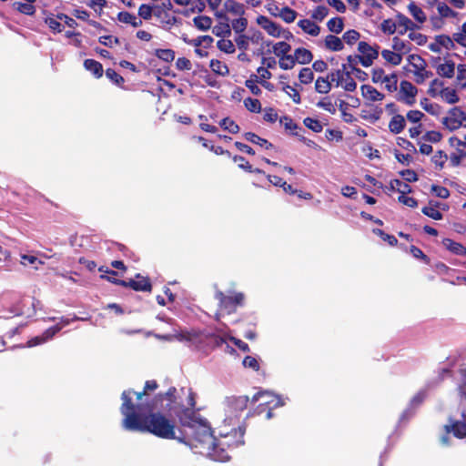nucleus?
<instances>
[{
	"mask_svg": "<svg viewBox=\"0 0 466 466\" xmlns=\"http://www.w3.org/2000/svg\"><path fill=\"white\" fill-rule=\"evenodd\" d=\"M257 24L260 25L269 35L273 37L281 36V25L270 20L268 17L265 15H258L257 17Z\"/></svg>",
	"mask_w": 466,
	"mask_h": 466,
	"instance_id": "4468645a",
	"label": "nucleus"
},
{
	"mask_svg": "<svg viewBox=\"0 0 466 466\" xmlns=\"http://www.w3.org/2000/svg\"><path fill=\"white\" fill-rule=\"evenodd\" d=\"M299 82L303 85L310 84L314 79V73L309 67H303L299 73Z\"/></svg>",
	"mask_w": 466,
	"mask_h": 466,
	"instance_id": "864d4df0",
	"label": "nucleus"
},
{
	"mask_svg": "<svg viewBox=\"0 0 466 466\" xmlns=\"http://www.w3.org/2000/svg\"><path fill=\"white\" fill-rule=\"evenodd\" d=\"M13 7L19 13L26 15H34L35 13V7L29 3L15 2Z\"/></svg>",
	"mask_w": 466,
	"mask_h": 466,
	"instance_id": "a18cd8bd",
	"label": "nucleus"
},
{
	"mask_svg": "<svg viewBox=\"0 0 466 466\" xmlns=\"http://www.w3.org/2000/svg\"><path fill=\"white\" fill-rule=\"evenodd\" d=\"M248 26V19L245 17H239L232 21V29L237 34H242Z\"/></svg>",
	"mask_w": 466,
	"mask_h": 466,
	"instance_id": "774afa93",
	"label": "nucleus"
},
{
	"mask_svg": "<svg viewBox=\"0 0 466 466\" xmlns=\"http://www.w3.org/2000/svg\"><path fill=\"white\" fill-rule=\"evenodd\" d=\"M59 19L54 16H48L46 18L45 22L48 25V27L53 31V33H61L64 29L62 24L58 21Z\"/></svg>",
	"mask_w": 466,
	"mask_h": 466,
	"instance_id": "0e129e2a",
	"label": "nucleus"
},
{
	"mask_svg": "<svg viewBox=\"0 0 466 466\" xmlns=\"http://www.w3.org/2000/svg\"><path fill=\"white\" fill-rule=\"evenodd\" d=\"M439 96L448 104H455L460 100L456 90L451 87H444Z\"/></svg>",
	"mask_w": 466,
	"mask_h": 466,
	"instance_id": "f704fd0d",
	"label": "nucleus"
},
{
	"mask_svg": "<svg viewBox=\"0 0 466 466\" xmlns=\"http://www.w3.org/2000/svg\"><path fill=\"white\" fill-rule=\"evenodd\" d=\"M331 89L329 77L319 76L315 82V90L319 94H328Z\"/></svg>",
	"mask_w": 466,
	"mask_h": 466,
	"instance_id": "58836bf2",
	"label": "nucleus"
},
{
	"mask_svg": "<svg viewBox=\"0 0 466 466\" xmlns=\"http://www.w3.org/2000/svg\"><path fill=\"white\" fill-rule=\"evenodd\" d=\"M177 393V389L175 387H170L166 393L157 394L150 403L155 404L157 407L158 402H162L164 399H166L167 402L165 408L169 412H172L176 409H178L182 404L180 401H178Z\"/></svg>",
	"mask_w": 466,
	"mask_h": 466,
	"instance_id": "1a4fd4ad",
	"label": "nucleus"
},
{
	"mask_svg": "<svg viewBox=\"0 0 466 466\" xmlns=\"http://www.w3.org/2000/svg\"><path fill=\"white\" fill-rule=\"evenodd\" d=\"M206 330L191 329L188 331H183L180 334L181 339L189 342L197 350L207 352L208 341H207Z\"/></svg>",
	"mask_w": 466,
	"mask_h": 466,
	"instance_id": "0eeeda50",
	"label": "nucleus"
},
{
	"mask_svg": "<svg viewBox=\"0 0 466 466\" xmlns=\"http://www.w3.org/2000/svg\"><path fill=\"white\" fill-rule=\"evenodd\" d=\"M449 116L443 117L442 124L451 131L460 128L463 121H466V113L459 106L449 110Z\"/></svg>",
	"mask_w": 466,
	"mask_h": 466,
	"instance_id": "9d476101",
	"label": "nucleus"
},
{
	"mask_svg": "<svg viewBox=\"0 0 466 466\" xmlns=\"http://www.w3.org/2000/svg\"><path fill=\"white\" fill-rule=\"evenodd\" d=\"M381 56L389 64L392 66H399L402 61L401 55L396 51L384 49L381 51Z\"/></svg>",
	"mask_w": 466,
	"mask_h": 466,
	"instance_id": "e433bc0d",
	"label": "nucleus"
},
{
	"mask_svg": "<svg viewBox=\"0 0 466 466\" xmlns=\"http://www.w3.org/2000/svg\"><path fill=\"white\" fill-rule=\"evenodd\" d=\"M325 46L331 51H340L344 48L342 40L333 35H328L325 37Z\"/></svg>",
	"mask_w": 466,
	"mask_h": 466,
	"instance_id": "7c9ffc66",
	"label": "nucleus"
},
{
	"mask_svg": "<svg viewBox=\"0 0 466 466\" xmlns=\"http://www.w3.org/2000/svg\"><path fill=\"white\" fill-rule=\"evenodd\" d=\"M180 441L187 443L192 448L198 449V452L213 460V453L216 451L217 437L213 436L211 427L206 420L200 421L195 427L187 431Z\"/></svg>",
	"mask_w": 466,
	"mask_h": 466,
	"instance_id": "f03ea898",
	"label": "nucleus"
},
{
	"mask_svg": "<svg viewBox=\"0 0 466 466\" xmlns=\"http://www.w3.org/2000/svg\"><path fill=\"white\" fill-rule=\"evenodd\" d=\"M171 413H174L177 417L180 424L183 427L187 428V431L203 420L196 413L195 409L185 407L183 404H181L178 409H176Z\"/></svg>",
	"mask_w": 466,
	"mask_h": 466,
	"instance_id": "423d86ee",
	"label": "nucleus"
},
{
	"mask_svg": "<svg viewBox=\"0 0 466 466\" xmlns=\"http://www.w3.org/2000/svg\"><path fill=\"white\" fill-rule=\"evenodd\" d=\"M437 74L441 77L452 78L455 73V63L451 60H446L436 66Z\"/></svg>",
	"mask_w": 466,
	"mask_h": 466,
	"instance_id": "aec40b11",
	"label": "nucleus"
},
{
	"mask_svg": "<svg viewBox=\"0 0 466 466\" xmlns=\"http://www.w3.org/2000/svg\"><path fill=\"white\" fill-rule=\"evenodd\" d=\"M175 55H176L175 51L170 48H167V49L158 48V49L155 50V56L158 59H160L164 62H167V63L172 62L175 59Z\"/></svg>",
	"mask_w": 466,
	"mask_h": 466,
	"instance_id": "37998d69",
	"label": "nucleus"
},
{
	"mask_svg": "<svg viewBox=\"0 0 466 466\" xmlns=\"http://www.w3.org/2000/svg\"><path fill=\"white\" fill-rule=\"evenodd\" d=\"M304 125L315 133H320L323 129L322 124L315 118L306 117L303 120Z\"/></svg>",
	"mask_w": 466,
	"mask_h": 466,
	"instance_id": "e2e57ef3",
	"label": "nucleus"
},
{
	"mask_svg": "<svg viewBox=\"0 0 466 466\" xmlns=\"http://www.w3.org/2000/svg\"><path fill=\"white\" fill-rule=\"evenodd\" d=\"M437 9H438V13H439V15H441V18L456 17L458 15V13L453 11L445 3L438 4Z\"/></svg>",
	"mask_w": 466,
	"mask_h": 466,
	"instance_id": "052dcab7",
	"label": "nucleus"
},
{
	"mask_svg": "<svg viewBox=\"0 0 466 466\" xmlns=\"http://www.w3.org/2000/svg\"><path fill=\"white\" fill-rule=\"evenodd\" d=\"M282 90L284 92H286V94L291 97L292 101L295 103V104H300L301 102V97H300V95L299 93V91L295 88V87H292L290 86L288 84H284L282 83Z\"/></svg>",
	"mask_w": 466,
	"mask_h": 466,
	"instance_id": "680f3d73",
	"label": "nucleus"
},
{
	"mask_svg": "<svg viewBox=\"0 0 466 466\" xmlns=\"http://www.w3.org/2000/svg\"><path fill=\"white\" fill-rule=\"evenodd\" d=\"M207 341V352H208L210 350H215L216 348L221 347L224 343H226L227 339L224 337H221L215 333L208 332Z\"/></svg>",
	"mask_w": 466,
	"mask_h": 466,
	"instance_id": "c756f323",
	"label": "nucleus"
},
{
	"mask_svg": "<svg viewBox=\"0 0 466 466\" xmlns=\"http://www.w3.org/2000/svg\"><path fill=\"white\" fill-rule=\"evenodd\" d=\"M209 66L216 75L226 76L229 74L228 66L218 59H211Z\"/></svg>",
	"mask_w": 466,
	"mask_h": 466,
	"instance_id": "473e14b6",
	"label": "nucleus"
},
{
	"mask_svg": "<svg viewBox=\"0 0 466 466\" xmlns=\"http://www.w3.org/2000/svg\"><path fill=\"white\" fill-rule=\"evenodd\" d=\"M218 48L226 53V54H233L236 51L235 46L233 42L229 39L222 38L217 42Z\"/></svg>",
	"mask_w": 466,
	"mask_h": 466,
	"instance_id": "5fc2aeb1",
	"label": "nucleus"
},
{
	"mask_svg": "<svg viewBox=\"0 0 466 466\" xmlns=\"http://www.w3.org/2000/svg\"><path fill=\"white\" fill-rule=\"evenodd\" d=\"M234 162H245V165H238V167L248 172V173H256V174H264V171L258 167H253L252 165L246 160V158L242 156L236 155L233 157Z\"/></svg>",
	"mask_w": 466,
	"mask_h": 466,
	"instance_id": "ea45409f",
	"label": "nucleus"
},
{
	"mask_svg": "<svg viewBox=\"0 0 466 466\" xmlns=\"http://www.w3.org/2000/svg\"><path fill=\"white\" fill-rule=\"evenodd\" d=\"M291 46L285 41L278 42L273 46L274 54L281 59V57L289 56Z\"/></svg>",
	"mask_w": 466,
	"mask_h": 466,
	"instance_id": "79ce46f5",
	"label": "nucleus"
},
{
	"mask_svg": "<svg viewBox=\"0 0 466 466\" xmlns=\"http://www.w3.org/2000/svg\"><path fill=\"white\" fill-rule=\"evenodd\" d=\"M132 390H124L120 411L124 416L122 426L130 431L147 432L160 439H176V424L163 413L155 411L157 408L149 402L134 404Z\"/></svg>",
	"mask_w": 466,
	"mask_h": 466,
	"instance_id": "f257e3e1",
	"label": "nucleus"
},
{
	"mask_svg": "<svg viewBox=\"0 0 466 466\" xmlns=\"http://www.w3.org/2000/svg\"><path fill=\"white\" fill-rule=\"evenodd\" d=\"M194 25L201 31H208L212 25V19L208 15H198L193 19Z\"/></svg>",
	"mask_w": 466,
	"mask_h": 466,
	"instance_id": "4c0bfd02",
	"label": "nucleus"
},
{
	"mask_svg": "<svg viewBox=\"0 0 466 466\" xmlns=\"http://www.w3.org/2000/svg\"><path fill=\"white\" fill-rule=\"evenodd\" d=\"M154 16L160 21L163 26H168V28L175 25L181 24L179 18L170 15L168 12L166 11H160L158 9L154 10Z\"/></svg>",
	"mask_w": 466,
	"mask_h": 466,
	"instance_id": "f3484780",
	"label": "nucleus"
},
{
	"mask_svg": "<svg viewBox=\"0 0 466 466\" xmlns=\"http://www.w3.org/2000/svg\"><path fill=\"white\" fill-rule=\"evenodd\" d=\"M444 89V83L443 81L440 80L439 78L433 79L429 86L428 94L431 97H436L441 93V90Z\"/></svg>",
	"mask_w": 466,
	"mask_h": 466,
	"instance_id": "3c124183",
	"label": "nucleus"
},
{
	"mask_svg": "<svg viewBox=\"0 0 466 466\" xmlns=\"http://www.w3.org/2000/svg\"><path fill=\"white\" fill-rule=\"evenodd\" d=\"M346 69V65L343 64L341 69H338L335 72H332L329 76H328L329 79H330L331 82L336 81L337 86L342 85L345 74L347 72Z\"/></svg>",
	"mask_w": 466,
	"mask_h": 466,
	"instance_id": "bf43d9fd",
	"label": "nucleus"
},
{
	"mask_svg": "<svg viewBox=\"0 0 466 466\" xmlns=\"http://www.w3.org/2000/svg\"><path fill=\"white\" fill-rule=\"evenodd\" d=\"M251 401L258 402L252 414L248 413L247 417L250 415H264L267 420L273 417V410L284 405L283 400L279 395L269 391H258L253 395Z\"/></svg>",
	"mask_w": 466,
	"mask_h": 466,
	"instance_id": "20e7f679",
	"label": "nucleus"
},
{
	"mask_svg": "<svg viewBox=\"0 0 466 466\" xmlns=\"http://www.w3.org/2000/svg\"><path fill=\"white\" fill-rule=\"evenodd\" d=\"M446 434L452 432L453 435L459 439H462L466 437V421L454 420L451 421V424L444 426ZM449 437L448 435L442 436L441 442L443 444H448Z\"/></svg>",
	"mask_w": 466,
	"mask_h": 466,
	"instance_id": "f8f14e48",
	"label": "nucleus"
},
{
	"mask_svg": "<svg viewBox=\"0 0 466 466\" xmlns=\"http://www.w3.org/2000/svg\"><path fill=\"white\" fill-rule=\"evenodd\" d=\"M84 67L91 72L96 78H100L103 76L104 70L103 66L100 62L95 59H86L84 61Z\"/></svg>",
	"mask_w": 466,
	"mask_h": 466,
	"instance_id": "5701e85b",
	"label": "nucleus"
},
{
	"mask_svg": "<svg viewBox=\"0 0 466 466\" xmlns=\"http://www.w3.org/2000/svg\"><path fill=\"white\" fill-rule=\"evenodd\" d=\"M429 204H430V207H423L421 209V212L425 216H427L432 219H435V220L442 219V218H443L442 213L437 209L440 207V203L431 200L429 202Z\"/></svg>",
	"mask_w": 466,
	"mask_h": 466,
	"instance_id": "bb28decb",
	"label": "nucleus"
},
{
	"mask_svg": "<svg viewBox=\"0 0 466 466\" xmlns=\"http://www.w3.org/2000/svg\"><path fill=\"white\" fill-rule=\"evenodd\" d=\"M327 27L330 32L339 34L344 28V19L339 16L333 17L328 21Z\"/></svg>",
	"mask_w": 466,
	"mask_h": 466,
	"instance_id": "a19ab883",
	"label": "nucleus"
},
{
	"mask_svg": "<svg viewBox=\"0 0 466 466\" xmlns=\"http://www.w3.org/2000/svg\"><path fill=\"white\" fill-rule=\"evenodd\" d=\"M457 82L462 89L466 88V65L459 64L457 66Z\"/></svg>",
	"mask_w": 466,
	"mask_h": 466,
	"instance_id": "338daca9",
	"label": "nucleus"
},
{
	"mask_svg": "<svg viewBox=\"0 0 466 466\" xmlns=\"http://www.w3.org/2000/svg\"><path fill=\"white\" fill-rule=\"evenodd\" d=\"M435 40L438 41L441 48L445 47L447 50H451L455 47V45L453 43V37L451 38L447 35H436Z\"/></svg>",
	"mask_w": 466,
	"mask_h": 466,
	"instance_id": "6e6d98bb",
	"label": "nucleus"
},
{
	"mask_svg": "<svg viewBox=\"0 0 466 466\" xmlns=\"http://www.w3.org/2000/svg\"><path fill=\"white\" fill-rule=\"evenodd\" d=\"M442 244L449 251L455 255H466V248L459 242H456L451 238H443Z\"/></svg>",
	"mask_w": 466,
	"mask_h": 466,
	"instance_id": "a878e982",
	"label": "nucleus"
},
{
	"mask_svg": "<svg viewBox=\"0 0 466 466\" xmlns=\"http://www.w3.org/2000/svg\"><path fill=\"white\" fill-rule=\"evenodd\" d=\"M298 13L291 9L289 6H284L281 8V11L279 16L286 23H292L297 18Z\"/></svg>",
	"mask_w": 466,
	"mask_h": 466,
	"instance_id": "8fccbe9b",
	"label": "nucleus"
},
{
	"mask_svg": "<svg viewBox=\"0 0 466 466\" xmlns=\"http://www.w3.org/2000/svg\"><path fill=\"white\" fill-rule=\"evenodd\" d=\"M225 10L236 15L242 16L245 14L244 5L235 0H227L224 3Z\"/></svg>",
	"mask_w": 466,
	"mask_h": 466,
	"instance_id": "2f4dec72",
	"label": "nucleus"
},
{
	"mask_svg": "<svg viewBox=\"0 0 466 466\" xmlns=\"http://www.w3.org/2000/svg\"><path fill=\"white\" fill-rule=\"evenodd\" d=\"M243 136L245 139L248 140V142L258 145L259 147H264L266 149H271L274 147L271 142L260 137L259 136L253 132H246Z\"/></svg>",
	"mask_w": 466,
	"mask_h": 466,
	"instance_id": "393cba45",
	"label": "nucleus"
},
{
	"mask_svg": "<svg viewBox=\"0 0 466 466\" xmlns=\"http://www.w3.org/2000/svg\"><path fill=\"white\" fill-rule=\"evenodd\" d=\"M249 398L246 395L228 396L225 399V405L228 412L243 411L247 409Z\"/></svg>",
	"mask_w": 466,
	"mask_h": 466,
	"instance_id": "9b49d317",
	"label": "nucleus"
},
{
	"mask_svg": "<svg viewBox=\"0 0 466 466\" xmlns=\"http://www.w3.org/2000/svg\"><path fill=\"white\" fill-rule=\"evenodd\" d=\"M157 388H158V383L157 382V380H147L145 382L143 391L135 392L133 390H131L134 392L133 394H136L137 403H139V402H145L143 400V397L146 396L148 391L156 390Z\"/></svg>",
	"mask_w": 466,
	"mask_h": 466,
	"instance_id": "c9c22d12",
	"label": "nucleus"
},
{
	"mask_svg": "<svg viewBox=\"0 0 466 466\" xmlns=\"http://www.w3.org/2000/svg\"><path fill=\"white\" fill-rule=\"evenodd\" d=\"M421 107L432 116H438L440 114L441 106L438 104L431 103L428 98L420 100Z\"/></svg>",
	"mask_w": 466,
	"mask_h": 466,
	"instance_id": "de8ad7c7",
	"label": "nucleus"
},
{
	"mask_svg": "<svg viewBox=\"0 0 466 466\" xmlns=\"http://www.w3.org/2000/svg\"><path fill=\"white\" fill-rule=\"evenodd\" d=\"M400 93L403 96L400 100L408 106H412L415 103L418 89L410 81L402 80L400 85Z\"/></svg>",
	"mask_w": 466,
	"mask_h": 466,
	"instance_id": "ddd939ff",
	"label": "nucleus"
},
{
	"mask_svg": "<svg viewBox=\"0 0 466 466\" xmlns=\"http://www.w3.org/2000/svg\"><path fill=\"white\" fill-rule=\"evenodd\" d=\"M358 50L360 55H356V57L364 67L370 66L379 56V46L373 47L364 41L359 43Z\"/></svg>",
	"mask_w": 466,
	"mask_h": 466,
	"instance_id": "6e6552de",
	"label": "nucleus"
},
{
	"mask_svg": "<svg viewBox=\"0 0 466 466\" xmlns=\"http://www.w3.org/2000/svg\"><path fill=\"white\" fill-rule=\"evenodd\" d=\"M136 279H130L127 280L126 288H130L135 291L151 292L152 284L148 277L137 274Z\"/></svg>",
	"mask_w": 466,
	"mask_h": 466,
	"instance_id": "2eb2a0df",
	"label": "nucleus"
},
{
	"mask_svg": "<svg viewBox=\"0 0 466 466\" xmlns=\"http://www.w3.org/2000/svg\"><path fill=\"white\" fill-rule=\"evenodd\" d=\"M392 48L397 53L402 55L408 54L411 50V44L404 41L398 36L392 38Z\"/></svg>",
	"mask_w": 466,
	"mask_h": 466,
	"instance_id": "c85d7f7f",
	"label": "nucleus"
},
{
	"mask_svg": "<svg viewBox=\"0 0 466 466\" xmlns=\"http://www.w3.org/2000/svg\"><path fill=\"white\" fill-rule=\"evenodd\" d=\"M216 16L224 21L218 22L213 28L212 33L216 36L226 37L231 35V27L228 24V17L222 12H217Z\"/></svg>",
	"mask_w": 466,
	"mask_h": 466,
	"instance_id": "dca6fc26",
	"label": "nucleus"
},
{
	"mask_svg": "<svg viewBox=\"0 0 466 466\" xmlns=\"http://www.w3.org/2000/svg\"><path fill=\"white\" fill-rule=\"evenodd\" d=\"M294 57L299 64L307 65L313 59L312 53L304 47H298L295 49Z\"/></svg>",
	"mask_w": 466,
	"mask_h": 466,
	"instance_id": "cd10ccee",
	"label": "nucleus"
},
{
	"mask_svg": "<svg viewBox=\"0 0 466 466\" xmlns=\"http://www.w3.org/2000/svg\"><path fill=\"white\" fill-rule=\"evenodd\" d=\"M408 10L412 17L419 23L422 24L427 20V16L422 9L418 6L414 2H410L408 5Z\"/></svg>",
	"mask_w": 466,
	"mask_h": 466,
	"instance_id": "72a5a7b5",
	"label": "nucleus"
},
{
	"mask_svg": "<svg viewBox=\"0 0 466 466\" xmlns=\"http://www.w3.org/2000/svg\"><path fill=\"white\" fill-rule=\"evenodd\" d=\"M280 123L284 125V127L286 130H289L292 135L298 136L299 133L297 132L298 129H301L298 124H296L293 119L289 116H283L279 119Z\"/></svg>",
	"mask_w": 466,
	"mask_h": 466,
	"instance_id": "49530a36",
	"label": "nucleus"
},
{
	"mask_svg": "<svg viewBox=\"0 0 466 466\" xmlns=\"http://www.w3.org/2000/svg\"><path fill=\"white\" fill-rule=\"evenodd\" d=\"M219 126L224 129L228 130L231 134H238L240 130L239 126L230 117H224L220 122Z\"/></svg>",
	"mask_w": 466,
	"mask_h": 466,
	"instance_id": "c03bdc74",
	"label": "nucleus"
},
{
	"mask_svg": "<svg viewBox=\"0 0 466 466\" xmlns=\"http://www.w3.org/2000/svg\"><path fill=\"white\" fill-rule=\"evenodd\" d=\"M244 106L250 112L259 113L261 111V103L257 98H252V97L245 98Z\"/></svg>",
	"mask_w": 466,
	"mask_h": 466,
	"instance_id": "13d9d810",
	"label": "nucleus"
},
{
	"mask_svg": "<svg viewBox=\"0 0 466 466\" xmlns=\"http://www.w3.org/2000/svg\"><path fill=\"white\" fill-rule=\"evenodd\" d=\"M406 127V121L403 116L396 114L389 123V129L392 134H400Z\"/></svg>",
	"mask_w": 466,
	"mask_h": 466,
	"instance_id": "4be33fe9",
	"label": "nucleus"
},
{
	"mask_svg": "<svg viewBox=\"0 0 466 466\" xmlns=\"http://www.w3.org/2000/svg\"><path fill=\"white\" fill-rule=\"evenodd\" d=\"M298 25L307 34L317 36L319 35L320 27L309 19H301L298 22Z\"/></svg>",
	"mask_w": 466,
	"mask_h": 466,
	"instance_id": "b1692460",
	"label": "nucleus"
},
{
	"mask_svg": "<svg viewBox=\"0 0 466 466\" xmlns=\"http://www.w3.org/2000/svg\"><path fill=\"white\" fill-rule=\"evenodd\" d=\"M396 24L397 26L403 27L402 30L399 31L400 35L405 34L408 30H414L415 28H418V26L408 16L401 13H398L396 15Z\"/></svg>",
	"mask_w": 466,
	"mask_h": 466,
	"instance_id": "412c9836",
	"label": "nucleus"
},
{
	"mask_svg": "<svg viewBox=\"0 0 466 466\" xmlns=\"http://www.w3.org/2000/svg\"><path fill=\"white\" fill-rule=\"evenodd\" d=\"M385 192L398 191L400 195H406L411 192V187L400 179H392L389 186L384 187Z\"/></svg>",
	"mask_w": 466,
	"mask_h": 466,
	"instance_id": "a211bd4d",
	"label": "nucleus"
},
{
	"mask_svg": "<svg viewBox=\"0 0 466 466\" xmlns=\"http://www.w3.org/2000/svg\"><path fill=\"white\" fill-rule=\"evenodd\" d=\"M382 83L385 84V88L389 92H394L397 90V84H398V76L395 73H392L389 76L386 75L385 78L383 79Z\"/></svg>",
	"mask_w": 466,
	"mask_h": 466,
	"instance_id": "603ef678",
	"label": "nucleus"
},
{
	"mask_svg": "<svg viewBox=\"0 0 466 466\" xmlns=\"http://www.w3.org/2000/svg\"><path fill=\"white\" fill-rule=\"evenodd\" d=\"M215 299L218 301V309L216 313V320L218 321L221 315L235 313L238 307H243L245 304V294L243 292H232L227 295L221 290H217Z\"/></svg>",
	"mask_w": 466,
	"mask_h": 466,
	"instance_id": "39448f33",
	"label": "nucleus"
},
{
	"mask_svg": "<svg viewBox=\"0 0 466 466\" xmlns=\"http://www.w3.org/2000/svg\"><path fill=\"white\" fill-rule=\"evenodd\" d=\"M259 81L258 76L255 74H252L250 78L245 81V86L254 96H260L262 93L261 89L256 84L257 82L259 83Z\"/></svg>",
	"mask_w": 466,
	"mask_h": 466,
	"instance_id": "09e8293b",
	"label": "nucleus"
},
{
	"mask_svg": "<svg viewBox=\"0 0 466 466\" xmlns=\"http://www.w3.org/2000/svg\"><path fill=\"white\" fill-rule=\"evenodd\" d=\"M372 231L375 235L379 236L383 241L388 242L390 246H397L398 239L395 238V236L390 235L380 228H374Z\"/></svg>",
	"mask_w": 466,
	"mask_h": 466,
	"instance_id": "4d7b16f0",
	"label": "nucleus"
},
{
	"mask_svg": "<svg viewBox=\"0 0 466 466\" xmlns=\"http://www.w3.org/2000/svg\"><path fill=\"white\" fill-rule=\"evenodd\" d=\"M360 90L362 96L372 102L381 101L385 97V96L382 93H380L375 87L370 85H362L360 86Z\"/></svg>",
	"mask_w": 466,
	"mask_h": 466,
	"instance_id": "6ab92c4d",
	"label": "nucleus"
},
{
	"mask_svg": "<svg viewBox=\"0 0 466 466\" xmlns=\"http://www.w3.org/2000/svg\"><path fill=\"white\" fill-rule=\"evenodd\" d=\"M409 62L411 64V66L418 70H421L426 68V62L425 60L419 55H410L408 57Z\"/></svg>",
	"mask_w": 466,
	"mask_h": 466,
	"instance_id": "69168bd1",
	"label": "nucleus"
},
{
	"mask_svg": "<svg viewBox=\"0 0 466 466\" xmlns=\"http://www.w3.org/2000/svg\"><path fill=\"white\" fill-rule=\"evenodd\" d=\"M246 424L243 422L238 429H232L228 432L220 433L217 438L216 451L213 453V460L217 461H227L230 459L229 451L243 445Z\"/></svg>",
	"mask_w": 466,
	"mask_h": 466,
	"instance_id": "7ed1b4c3",
	"label": "nucleus"
}]
</instances>
